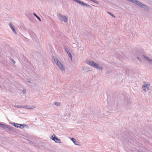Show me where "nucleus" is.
Returning <instances> with one entry per match:
<instances>
[{
  "mask_svg": "<svg viewBox=\"0 0 152 152\" xmlns=\"http://www.w3.org/2000/svg\"><path fill=\"white\" fill-rule=\"evenodd\" d=\"M54 61L56 63L57 65L62 70L64 69V67L63 65L57 58L54 59Z\"/></svg>",
  "mask_w": 152,
  "mask_h": 152,
  "instance_id": "nucleus-1",
  "label": "nucleus"
},
{
  "mask_svg": "<svg viewBox=\"0 0 152 152\" xmlns=\"http://www.w3.org/2000/svg\"><path fill=\"white\" fill-rule=\"evenodd\" d=\"M58 18L61 21L65 22H67L68 20L66 16H63L60 14L58 15Z\"/></svg>",
  "mask_w": 152,
  "mask_h": 152,
  "instance_id": "nucleus-2",
  "label": "nucleus"
},
{
  "mask_svg": "<svg viewBox=\"0 0 152 152\" xmlns=\"http://www.w3.org/2000/svg\"><path fill=\"white\" fill-rule=\"evenodd\" d=\"M51 139L56 143H60L61 142V140L56 137L55 134H53L52 135Z\"/></svg>",
  "mask_w": 152,
  "mask_h": 152,
  "instance_id": "nucleus-3",
  "label": "nucleus"
},
{
  "mask_svg": "<svg viewBox=\"0 0 152 152\" xmlns=\"http://www.w3.org/2000/svg\"><path fill=\"white\" fill-rule=\"evenodd\" d=\"M88 63L89 65L94 66L97 68L99 69L100 68V67H99V65L98 64H96L95 63L92 61L89 62Z\"/></svg>",
  "mask_w": 152,
  "mask_h": 152,
  "instance_id": "nucleus-4",
  "label": "nucleus"
},
{
  "mask_svg": "<svg viewBox=\"0 0 152 152\" xmlns=\"http://www.w3.org/2000/svg\"><path fill=\"white\" fill-rule=\"evenodd\" d=\"M132 1L133 3L136 4L140 7H143L144 6H145L144 5L142 4L141 2H139L138 1H137L136 0H133Z\"/></svg>",
  "mask_w": 152,
  "mask_h": 152,
  "instance_id": "nucleus-5",
  "label": "nucleus"
},
{
  "mask_svg": "<svg viewBox=\"0 0 152 152\" xmlns=\"http://www.w3.org/2000/svg\"><path fill=\"white\" fill-rule=\"evenodd\" d=\"M148 85H147V84H145L142 87V88L145 91H147L148 90Z\"/></svg>",
  "mask_w": 152,
  "mask_h": 152,
  "instance_id": "nucleus-6",
  "label": "nucleus"
},
{
  "mask_svg": "<svg viewBox=\"0 0 152 152\" xmlns=\"http://www.w3.org/2000/svg\"><path fill=\"white\" fill-rule=\"evenodd\" d=\"M72 140L75 144L76 145H79L80 143L78 141H76L75 139L73 138Z\"/></svg>",
  "mask_w": 152,
  "mask_h": 152,
  "instance_id": "nucleus-7",
  "label": "nucleus"
},
{
  "mask_svg": "<svg viewBox=\"0 0 152 152\" xmlns=\"http://www.w3.org/2000/svg\"><path fill=\"white\" fill-rule=\"evenodd\" d=\"M13 124L14 126L16 127H19V126H20V127L21 128V126H23L22 125H21L19 124H18L16 123H14Z\"/></svg>",
  "mask_w": 152,
  "mask_h": 152,
  "instance_id": "nucleus-8",
  "label": "nucleus"
},
{
  "mask_svg": "<svg viewBox=\"0 0 152 152\" xmlns=\"http://www.w3.org/2000/svg\"><path fill=\"white\" fill-rule=\"evenodd\" d=\"M65 50H66V52L68 54V55H69V57L72 59V54L70 53L69 50L68 49H67V48L65 49Z\"/></svg>",
  "mask_w": 152,
  "mask_h": 152,
  "instance_id": "nucleus-9",
  "label": "nucleus"
},
{
  "mask_svg": "<svg viewBox=\"0 0 152 152\" xmlns=\"http://www.w3.org/2000/svg\"><path fill=\"white\" fill-rule=\"evenodd\" d=\"M35 107V106H29L28 107V106H26V108L29 109H33Z\"/></svg>",
  "mask_w": 152,
  "mask_h": 152,
  "instance_id": "nucleus-10",
  "label": "nucleus"
},
{
  "mask_svg": "<svg viewBox=\"0 0 152 152\" xmlns=\"http://www.w3.org/2000/svg\"><path fill=\"white\" fill-rule=\"evenodd\" d=\"M10 28L15 33L16 32L15 31V29L14 28H13V26L12 25L11 23L10 24Z\"/></svg>",
  "mask_w": 152,
  "mask_h": 152,
  "instance_id": "nucleus-11",
  "label": "nucleus"
},
{
  "mask_svg": "<svg viewBox=\"0 0 152 152\" xmlns=\"http://www.w3.org/2000/svg\"><path fill=\"white\" fill-rule=\"evenodd\" d=\"M77 2L80 4L83 5L84 4V3L82 1H79L78 0H75Z\"/></svg>",
  "mask_w": 152,
  "mask_h": 152,
  "instance_id": "nucleus-12",
  "label": "nucleus"
},
{
  "mask_svg": "<svg viewBox=\"0 0 152 152\" xmlns=\"http://www.w3.org/2000/svg\"><path fill=\"white\" fill-rule=\"evenodd\" d=\"M34 15L36 16L37 19H39L40 21H41V20H40V18L38 17V16L35 13H34Z\"/></svg>",
  "mask_w": 152,
  "mask_h": 152,
  "instance_id": "nucleus-13",
  "label": "nucleus"
},
{
  "mask_svg": "<svg viewBox=\"0 0 152 152\" xmlns=\"http://www.w3.org/2000/svg\"><path fill=\"white\" fill-rule=\"evenodd\" d=\"M55 104L56 105H57V106H58V105H60V103H58V102H56L55 103Z\"/></svg>",
  "mask_w": 152,
  "mask_h": 152,
  "instance_id": "nucleus-14",
  "label": "nucleus"
},
{
  "mask_svg": "<svg viewBox=\"0 0 152 152\" xmlns=\"http://www.w3.org/2000/svg\"><path fill=\"white\" fill-rule=\"evenodd\" d=\"M144 56V58H145L146 59H148V57H145V56Z\"/></svg>",
  "mask_w": 152,
  "mask_h": 152,
  "instance_id": "nucleus-15",
  "label": "nucleus"
},
{
  "mask_svg": "<svg viewBox=\"0 0 152 152\" xmlns=\"http://www.w3.org/2000/svg\"><path fill=\"white\" fill-rule=\"evenodd\" d=\"M93 1H94V2H96V3L97 2V1H94V0H93Z\"/></svg>",
  "mask_w": 152,
  "mask_h": 152,
  "instance_id": "nucleus-16",
  "label": "nucleus"
},
{
  "mask_svg": "<svg viewBox=\"0 0 152 152\" xmlns=\"http://www.w3.org/2000/svg\"><path fill=\"white\" fill-rule=\"evenodd\" d=\"M23 91L24 93H25L26 91H25V90H23Z\"/></svg>",
  "mask_w": 152,
  "mask_h": 152,
  "instance_id": "nucleus-17",
  "label": "nucleus"
},
{
  "mask_svg": "<svg viewBox=\"0 0 152 152\" xmlns=\"http://www.w3.org/2000/svg\"><path fill=\"white\" fill-rule=\"evenodd\" d=\"M13 62L14 63H15V61H13Z\"/></svg>",
  "mask_w": 152,
  "mask_h": 152,
  "instance_id": "nucleus-18",
  "label": "nucleus"
},
{
  "mask_svg": "<svg viewBox=\"0 0 152 152\" xmlns=\"http://www.w3.org/2000/svg\"><path fill=\"white\" fill-rule=\"evenodd\" d=\"M110 15H112V16H113V15H112L111 14H110Z\"/></svg>",
  "mask_w": 152,
  "mask_h": 152,
  "instance_id": "nucleus-19",
  "label": "nucleus"
}]
</instances>
